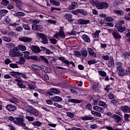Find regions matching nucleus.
<instances>
[{
	"mask_svg": "<svg viewBox=\"0 0 130 130\" xmlns=\"http://www.w3.org/2000/svg\"><path fill=\"white\" fill-rule=\"evenodd\" d=\"M5 42H11L13 40V39L11 37H8L7 36H2V39Z\"/></svg>",
	"mask_w": 130,
	"mask_h": 130,
	"instance_id": "nucleus-24",
	"label": "nucleus"
},
{
	"mask_svg": "<svg viewBox=\"0 0 130 130\" xmlns=\"http://www.w3.org/2000/svg\"><path fill=\"white\" fill-rule=\"evenodd\" d=\"M25 118L27 119L28 121H34V119H35L34 117H31L29 116L25 117Z\"/></svg>",
	"mask_w": 130,
	"mask_h": 130,
	"instance_id": "nucleus-49",
	"label": "nucleus"
},
{
	"mask_svg": "<svg viewBox=\"0 0 130 130\" xmlns=\"http://www.w3.org/2000/svg\"><path fill=\"white\" fill-rule=\"evenodd\" d=\"M25 15V13L24 12H17L15 15L18 18H21V17H23Z\"/></svg>",
	"mask_w": 130,
	"mask_h": 130,
	"instance_id": "nucleus-38",
	"label": "nucleus"
},
{
	"mask_svg": "<svg viewBox=\"0 0 130 130\" xmlns=\"http://www.w3.org/2000/svg\"><path fill=\"white\" fill-rule=\"evenodd\" d=\"M117 30L119 32H124L125 31V27L122 26H118Z\"/></svg>",
	"mask_w": 130,
	"mask_h": 130,
	"instance_id": "nucleus-44",
	"label": "nucleus"
},
{
	"mask_svg": "<svg viewBox=\"0 0 130 130\" xmlns=\"http://www.w3.org/2000/svg\"><path fill=\"white\" fill-rule=\"evenodd\" d=\"M8 100L11 103H14V104H17V103H19V99L14 96Z\"/></svg>",
	"mask_w": 130,
	"mask_h": 130,
	"instance_id": "nucleus-23",
	"label": "nucleus"
},
{
	"mask_svg": "<svg viewBox=\"0 0 130 130\" xmlns=\"http://www.w3.org/2000/svg\"><path fill=\"white\" fill-rule=\"evenodd\" d=\"M99 73L100 75V76H101V77H106L107 74L106 72L100 71L99 72Z\"/></svg>",
	"mask_w": 130,
	"mask_h": 130,
	"instance_id": "nucleus-52",
	"label": "nucleus"
},
{
	"mask_svg": "<svg viewBox=\"0 0 130 130\" xmlns=\"http://www.w3.org/2000/svg\"><path fill=\"white\" fill-rule=\"evenodd\" d=\"M93 110H95L96 111H99V112H101V113H103L104 112V109L103 108L101 107H99L98 106H95L93 107Z\"/></svg>",
	"mask_w": 130,
	"mask_h": 130,
	"instance_id": "nucleus-17",
	"label": "nucleus"
},
{
	"mask_svg": "<svg viewBox=\"0 0 130 130\" xmlns=\"http://www.w3.org/2000/svg\"><path fill=\"white\" fill-rule=\"evenodd\" d=\"M120 109L124 113H130V107L128 106H122L120 107Z\"/></svg>",
	"mask_w": 130,
	"mask_h": 130,
	"instance_id": "nucleus-9",
	"label": "nucleus"
},
{
	"mask_svg": "<svg viewBox=\"0 0 130 130\" xmlns=\"http://www.w3.org/2000/svg\"><path fill=\"white\" fill-rule=\"evenodd\" d=\"M8 13H9V11L7 10L4 9L0 10V15L2 16V17L6 15Z\"/></svg>",
	"mask_w": 130,
	"mask_h": 130,
	"instance_id": "nucleus-39",
	"label": "nucleus"
},
{
	"mask_svg": "<svg viewBox=\"0 0 130 130\" xmlns=\"http://www.w3.org/2000/svg\"><path fill=\"white\" fill-rule=\"evenodd\" d=\"M114 13L117 15V16H122L124 12L122 10H115Z\"/></svg>",
	"mask_w": 130,
	"mask_h": 130,
	"instance_id": "nucleus-29",
	"label": "nucleus"
},
{
	"mask_svg": "<svg viewBox=\"0 0 130 130\" xmlns=\"http://www.w3.org/2000/svg\"><path fill=\"white\" fill-rule=\"evenodd\" d=\"M9 3V1L7 0H2L1 5H2V6H8Z\"/></svg>",
	"mask_w": 130,
	"mask_h": 130,
	"instance_id": "nucleus-43",
	"label": "nucleus"
},
{
	"mask_svg": "<svg viewBox=\"0 0 130 130\" xmlns=\"http://www.w3.org/2000/svg\"><path fill=\"white\" fill-rule=\"evenodd\" d=\"M41 21L39 19H35L32 21V23L34 24L37 25V24H39L40 23Z\"/></svg>",
	"mask_w": 130,
	"mask_h": 130,
	"instance_id": "nucleus-60",
	"label": "nucleus"
},
{
	"mask_svg": "<svg viewBox=\"0 0 130 130\" xmlns=\"http://www.w3.org/2000/svg\"><path fill=\"white\" fill-rule=\"evenodd\" d=\"M78 23L80 24V25H85L86 24H89L90 20L81 18L78 20Z\"/></svg>",
	"mask_w": 130,
	"mask_h": 130,
	"instance_id": "nucleus-11",
	"label": "nucleus"
},
{
	"mask_svg": "<svg viewBox=\"0 0 130 130\" xmlns=\"http://www.w3.org/2000/svg\"><path fill=\"white\" fill-rule=\"evenodd\" d=\"M7 8L9 10H13L14 9V5L13 4H9L7 6Z\"/></svg>",
	"mask_w": 130,
	"mask_h": 130,
	"instance_id": "nucleus-63",
	"label": "nucleus"
},
{
	"mask_svg": "<svg viewBox=\"0 0 130 130\" xmlns=\"http://www.w3.org/2000/svg\"><path fill=\"white\" fill-rule=\"evenodd\" d=\"M19 64H24L25 63V59L23 56H20L19 61L17 62Z\"/></svg>",
	"mask_w": 130,
	"mask_h": 130,
	"instance_id": "nucleus-36",
	"label": "nucleus"
},
{
	"mask_svg": "<svg viewBox=\"0 0 130 130\" xmlns=\"http://www.w3.org/2000/svg\"><path fill=\"white\" fill-rule=\"evenodd\" d=\"M81 55L83 57H86L88 55V52L86 50H83L81 51Z\"/></svg>",
	"mask_w": 130,
	"mask_h": 130,
	"instance_id": "nucleus-41",
	"label": "nucleus"
},
{
	"mask_svg": "<svg viewBox=\"0 0 130 130\" xmlns=\"http://www.w3.org/2000/svg\"><path fill=\"white\" fill-rule=\"evenodd\" d=\"M28 88L30 90H34L36 87H35V86H34L33 84H28Z\"/></svg>",
	"mask_w": 130,
	"mask_h": 130,
	"instance_id": "nucleus-59",
	"label": "nucleus"
},
{
	"mask_svg": "<svg viewBox=\"0 0 130 130\" xmlns=\"http://www.w3.org/2000/svg\"><path fill=\"white\" fill-rule=\"evenodd\" d=\"M58 59H59V60H61L62 62L66 63V64H67V66H70V61L67 60V59H66V57L63 56L58 57Z\"/></svg>",
	"mask_w": 130,
	"mask_h": 130,
	"instance_id": "nucleus-14",
	"label": "nucleus"
},
{
	"mask_svg": "<svg viewBox=\"0 0 130 130\" xmlns=\"http://www.w3.org/2000/svg\"><path fill=\"white\" fill-rule=\"evenodd\" d=\"M82 39L85 41V42H87V43H90L91 42L90 37L87 35H83Z\"/></svg>",
	"mask_w": 130,
	"mask_h": 130,
	"instance_id": "nucleus-21",
	"label": "nucleus"
},
{
	"mask_svg": "<svg viewBox=\"0 0 130 130\" xmlns=\"http://www.w3.org/2000/svg\"><path fill=\"white\" fill-rule=\"evenodd\" d=\"M14 123L20 125V126L26 125V124L24 123V119L19 117H15V120L14 121Z\"/></svg>",
	"mask_w": 130,
	"mask_h": 130,
	"instance_id": "nucleus-4",
	"label": "nucleus"
},
{
	"mask_svg": "<svg viewBox=\"0 0 130 130\" xmlns=\"http://www.w3.org/2000/svg\"><path fill=\"white\" fill-rule=\"evenodd\" d=\"M101 31L100 30H96L95 32L92 34V37L93 38H98L100 37L99 34Z\"/></svg>",
	"mask_w": 130,
	"mask_h": 130,
	"instance_id": "nucleus-28",
	"label": "nucleus"
},
{
	"mask_svg": "<svg viewBox=\"0 0 130 130\" xmlns=\"http://www.w3.org/2000/svg\"><path fill=\"white\" fill-rule=\"evenodd\" d=\"M112 118L115 120L117 123H118V122H120L121 120V118L120 116H118V115H114L112 116Z\"/></svg>",
	"mask_w": 130,
	"mask_h": 130,
	"instance_id": "nucleus-19",
	"label": "nucleus"
},
{
	"mask_svg": "<svg viewBox=\"0 0 130 130\" xmlns=\"http://www.w3.org/2000/svg\"><path fill=\"white\" fill-rule=\"evenodd\" d=\"M32 30H34V31H37L38 30H40V29H42V26H41V25L40 24H33L31 26Z\"/></svg>",
	"mask_w": 130,
	"mask_h": 130,
	"instance_id": "nucleus-13",
	"label": "nucleus"
},
{
	"mask_svg": "<svg viewBox=\"0 0 130 130\" xmlns=\"http://www.w3.org/2000/svg\"><path fill=\"white\" fill-rule=\"evenodd\" d=\"M54 37L56 38V39H58L59 37H60V38H64V37H66V35H64L63 30L60 29L59 32L54 35Z\"/></svg>",
	"mask_w": 130,
	"mask_h": 130,
	"instance_id": "nucleus-6",
	"label": "nucleus"
},
{
	"mask_svg": "<svg viewBox=\"0 0 130 130\" xmlns=\"http://www.w3.org/2000/svg\"><path fill=\"white\" fill-rule=\"evenodd\" d=\"M9 66L10 68H12V69H18V68H19L18 64L16 63H10Z\"/></svg>",
	"mask_w": 130,
	"mask_h": 130,
	"instance_id": "nucleus-50",
	"label": "nucleus"
},
{
	"mask_svg": "<svg viewBox=\"0 0 130 130\" xmlns=\"http://www.w3.org/2000/svg\"><path fill=\"white\" fill-rule=\"evenodd\" d=\"M31 124H32L34 126H40L41 125H42V123L39 121H37L32 122Z\"/></svg>",
	"mask_w": 130,
	"mask_h": 130,
	"instance_id": "nucleus-34",
	"label": "nucleus"
},
{
	"mask_svg": "<svg viewBox=\"0 0 130 130\" xmlns=\"http://www.w3.org/2000/svg\"><path fill=\"white\" fill-rule=\"evenodd\" d=\"M64 17L67 20H68V21H72L73 15L70 13H67L64 15Z\"/></svg>",
	"mask_w": 130,
	"mask_h": 130,
	"instance_id": "nucleus-32",
	"label": "nucleus"
},
{
	"mask_svg": "<svg viewBox=\"0 0 130 130\" xmlns=\"http://www.w3.org/2000/svg\"><path fill=\"white\" fill-rule=\"evenodd\" d=\"M77 13L78 14L83 15V16H87L88 15V12L85 9H77Z\"/></svg>",
	"mask_w": 130,
	"mask_h": 130,
	"instance_id": "nucleus-22",
	"label": "nucleus"
},
{
	"mask_svg": "<svg viewBox=\"0 0 130 130\" xmlns=\"http://www.w3.org/2000/svg\"><path fill=\"white\" fill-rule=\"evenodd\" d=\"M128 118H129V114H124V120H125V121H129V119H128Z\"/></svg>",
	"mask_w": 130,
	"mask_h": 130,
	"instance_id": "nucleus-47",
	"label": "nucleus"
},
{
	"mask_svg": "<svg viewBox=\"0 0 130 130\" xmlns=\"http://www.w3.org/2000/svg\"><path fill=\"white\" fill-rule=\"evenodd\" d=\"M11 76L12 77H14V78H18L20 76V73L12 72L10 73Z\"/></svg>",
	"mask_w": 130,
	"mask_h": 130,
	"instance_id": "nucleus-33",
	"label": "nucleus"
},
{
	"mask_svg": "<svg viewBox=\"0 0 130 130\" xmlns=\"http://www.w3.org/2000/svg\"><path fill=\"white\" fill-rule=\"evenodd\" d=\"M67 114L69 116V117H71V118H74V117H75V115H74V114L70 112H68L67 113Z\"/></svg>",
	"mask_w": 130,
	"mask_h": 130,
	"instance_id": "nucleus-55",
	"label": "nucleus"
},
{
	"mask_svg": "<svg viewBox=\"0 0 130 130\" xmlns=\"http://www.w3.org/2000/svg\"><path fill=\"white\" fill-rule=\"evenodd\" d=\"M50 3L52 5H54L55 6H56L57 7H59V6H60V3H59V2L57 1L50 0Z\"/></svg>",
	"mask_w": 130,
	"mask_h": 130,
	"instance_id": "nucleus-27",
	"label": "nucleus"
},
{
	"mask_svg": "<svg viewBox=\"0 0 130 130\" xmlns=\"http://www.w3.org/2000/svg\"><path fill=\"white\" fill-rule=\"evenodd\" d=\"M18 49L19 50H21V51H25L26 49H27V48H26V46H23V45H20L18 46Z\"/></svg>",
	"mask_w": 130,
	"mask_h": 130,
	"instance_id": "nucleus-45",
	"label": "nucleus"
},
{
	"mask_svg": "<svg viewBox=\"0 0 130 130\" xmlns=\"http://www.w3.org/2000/svg\"><path fill=\"white\" fill-rule=\"evenodd\" d=\"M95 7L98 10H106L109 7V4L105 2H96Z\"/></svg>",
	"mask_w": 130,
	"mask_h": 130,
	"instance_id": "nucleus-2",
	"label": "nucleus"
},
{
	"mask_svg": "<svg viewBox=\"0 0 130 130\" xmlns=\"http://www.w3.org/2000/svg\"><path fill=\"white\" fill-rule=\"evenodd\" d=\"M122 24H124V21L121 20L120 22H119L117 24V27H122Z\"/></svg>",
	"mask_w": 130,
	"mask_h": 130,
	"instance_id": "nucleus-54",
	"label": "nucleus"
},
{
	"mask_svg": "<svg viewBox=\"0 0 130 130\" xmlns=\"http://www.w3.org/2000/svg\"><path fill=\"white\" fill-rule=\"evenodd\" d=\"M85 108L88 110H92V105H91V104H88L86 106Z\"/></svg>",
	"mask_w": 130,
	"mask_h": 130,
	"instance_id": "nucleus-58",
	"label": "nucleus"
},
{
	"mask_svg": "<svg viewBox=\"0 0 130 130\" xmlns=\"http://www.w3.org/2000/svg\"><path fill=\"white\" fill-rule=\"evenodd\" d=\"M81 119L82 120H85V121H86V120H94V117H90L89 116H87L86 115V116H85L84 117H82L81 118Z\"/></svg>",
	"mask_w": 130,
	"mask_h": 130,
	"instance_id": "nucleus-25",
	"label": "nucleus"
},
{
	"mask_svg": "<svg viewBox=\"0 0 130 130\" xmlns=\"http://www.w3.org/2000/svg\"><path fill=\"white\" fill-rule=\"evenodd\" d=\"M9 55L11 56V57H16V56L19 57L20 56H23V54L19 52L11 51L9 52Z\"/></svg>",
	"mask_w": 130,
	"mask_h": 130,
	"instance_id": "nucleus-7",
	"label": "nucleus"
},
{
	"mask_svg": "<svg viewBox=\"0 0 130 130\" xmlns=\"http://www.w3.org/2000/svg\"><path fill=\"white\" fill-rule=\"evenodd\" d=\"M50 41L52 44H56L57 41L55 39H50Z\"/></svg>",
	"mask_w": 130,
	"mask_h": 130,
	"instance_id": "nucleus-56",
	"label": "nucleus"
},
{
	"mask_svg": "<svg viewBox=\"0 0 130 130\" xmlns=\"http://www.w3.org/2000/svg\"><path fill=\"white\" fill-rule=\"evenodd\" d=\"M98 61L95 59H91L88 61L87 63L91 66V64H94V63H97Z\"/></svg>",
	"mask_w": 130,
	"mask_h": 130,
	"instance_id": "nucleus-35",
	"label": "nucleus"
},
{
	"mask_svg": "<svg viewBox=\"0 0 130 130\" xmlns=\"http://www.w3.org/2000/svg\"><path fill=\"white\" fill-rule=\"evenodd\" d=\"M109 66L111 67H114V60L113 57H110L109 61Z\"/></svg>",
	"mask_w": 130,
	"mask_h": 130,
	"instance_id": "nucleus-37",
	"label": "nucleus"
},
{
	"mask_svg": "<svg viewBox=\"0 0 130 130\" xmlns=\"http://www.w3.org/2000/svg\"><path fill=\"white\" fill-rule=\"evenodd\" d=\"M68 102H71V103H82V100H76V99H70Z\"/></svg>",
	"mask_w": 130,
	"mask_h": 130,
	"instance_id": "nucleus-30",
	"label": "nucleus"
},
{
	"mask_svg": "<svg viewBox=\"0 0 130 130\" xmlns=\"http://www.w3.org/2000/svg\"><path fill=\"white\" fill-rule=\"evenodd\" d=\"M106 20L107 22H112V21H113V18H112V17H108L106 18Z\"/></svg>",
	"mask_w": 130,
	"mask_h": 130,
	"instance_id": "nucleus-62",
	"label": "nucleus"
},
{
	"mask_svg": "<svg viewBox=\"0 0 130 130\" xmlns=\"http://www.w3.org/2000/svg\"><path fill=\"white\" fill-rule=\"evenodd\" d=\"M40 57L41 59H42V60H43L44 62H45L46 63H49L48 60L45 57H44V56H40Z\"/></svg>",
	"mask_w": 130,
	"mask_h": 130,
	"instance_id": "nucleus-46",
	"label": "nucleus"
},
{
	"mask_svg": "<svg viewBox=\"0 0 130 130\" xmlns=\"http://www.w3.org/2000/svg\"><path fill=\"white\" fill-rule=\"evenodd\" d=\"M30 49H31V51L34 52V53H35L37 54V53H40L41 52V50L40 49V48L38 47V46H34L31 45L29 47Z\"/></svg>",
	"mask_w": 130,
	"mask_h": 130,
	"instance_id": "nucleus-5",
	"label": "nucleus"
},
{
	"mask_svg": "<svg viewBox=\"0 0 130 130\" xmlns=\"http://www.w3.org/2000/svg\"><path fill=\"white\" fill-rule=\"evenodd\" d=\"M112 35L116 40H120V39H121V36L116 31H113Z\"/></svg>",
	"mask_w": 130,
	"mask_h": 130,
	"instance_id": "nucleus-16",
	"label": "nucleus"
},
{
	"mask_svg": "<svg viewBox=\"0 0 130 130\" xmlns=\"http://www.w3.org/2000/svg\"><path fill=\"white\" fill-rule=\"evenodd\" d=\"M78 6V3L76 2H73L71 3V5H70L69 7V9L70 10H75L76 9V7Z\"/></svg>",
	"mask_w": 130,
	"mask_h": 130,
	"instance_id": "nucleus-20",
	"label": "nucleus"
},
{
	"mask_svg": "<svg viewBox=\"0 0 130 130\" xmlns=\"http://www.w3.org/2000/svg\"><path fill=\"white\" fill-rule=\"evenodd\" d=\"M16 7L20 10L23 9V4L22 3V1L19 0L16 2Z\"/></svg>",
	"mask_w": 130,
	"mask_h": 130,
	"instance_id": "nucleus-31",
	"label": "nucleus"
},
{
	"mask_svg": "<svg viewBox=\"0 0 130 130\" xmlns=\"http://www.w3.org/2000/svg\"><path fill=\"white\" fill-rule=\"evenodd\" d=\"M117 71H118V75L119 76V77H123L128 75V71L127 70H126L121 66H119L117 67Z\"/></svg>",
	"mask_w": 130,
	"mask_h": 130,
	"instance_id": "nucleus-1",
	"label": "nucleus"
},
{
	"mask_svg": "<svg viewBox=\"0 0 130 130\" xmlns=\"http://www.w3.org/2000/svg\"><path fill=\"white\" fill-rule=\"evenodd\" d=\"M6 109L8 110V111H15V110H17V107L14 106L12 105H8L6 107Z\"/></svg>",
	"mask_w": 130,
	"mask_h": 130,
	"instance_id": "nucleus-12",
	"label": "nucleus"
},
{
	"mask_svg": "<svg viewBox=\"0 0 130 130\" xmlns=\"http://www.w3.org/2000/svg\"><path fill=\"white\" fill-rule=\"evenodd\" d=\"M87 51L89 53V55L91 56V57H96V53L94 50L92 49L91 48H87Z\"/></svg>",
	"mask_w": 130,
	"mask_h": 130,
	"instance_id": "nucleus-15",
	"label": "nucleus"
},
{
	"mask_svg": "<svg viewBox=\"0 0 130 130\" xmlns=\"http://www.w3.org/2000/svg\"><path fill=\"white\" fill-rule=\"evenodd\" d=\"M27 107L28 112H29V113H31V114H34L35 116H38V115H39V112L37 109L33 108V107L31 106H29Z\"/></svg>",
	"mask_w": 130,
	"mask_h": 130,
	"instance_id": "nucleus-3",
	"label": "nucleus"
},
{
	"mask_svg": "<svg viewBox=\"0 0 130 130\" xmlns=\"http://www.w3.org/2000/svg\"><path fill=\"white\" fill-rule=\"evenodd\" d=\"M29 59H32L33 60H38L39 59V57L38 56H30Z\"/></svg>",
	"mask_w": 130,
	"mask_h": 130,
	"instance_id": "nucleus-48",
	"label": "nucleus"
},
{
	"mask_svg": "<svg viewBox=\"0 0 130 130\" xmlns=\"http://www.w3.org/2000/svg\"><path fill=\"white\" fill-rule=\"evenodd\" d=\"M50 91L51 92V93H53L54 94H59V93H60V91L55 88H52L50 89Z\"/></svg>",
	"mask_w": 130,
	"mask_h": 130,
	"instance_id": "nucleus-26",
	"label": "nucleus"
},
{
	"mask_svg": "<svg viewBox=\"0 0 130 130\" xmlns=\"http://www.w3.org/2000/svg\"><path fill=\"white\" fill-rule=\"evenodd\" d=\"M90 127L92 129H96L97 128V127H98V126L97 125L94 124L91 125Z\"/></svg>",
	"mask_w": 130,
	"mask_h": 130,
	"instance_id": "nucleus-61",
	"label": "nucleus"
},
{
	"mask_svg": "<svg viewBox=\"0 0 130 130\" xmlns=\"http://www.w3.org/2000/svg\"><path fill=\"white\" fill-rule=\"evenodd\" d=\"M51 100L54 102H61V101H62V98L58 96H56L52 97Z\"/></svg>",
	"mask_w": 130,
	"mask_h": 130,
	"instance_id": "nucleus-18",
	"label": "nucleus"
},
{
	"mask_svg": "<svg viewBox=\"0 0 130 130\" xmlns=\"http://www.w3.org/2000/svg\"><path fill=\"white\" fill-rule=\"evenodd\" d=\"M42 43L43 44H47V43H48V40L47 39V38H46L45 39L42 40Z\"/></svg>",
	"mask_w": 130,
	"mask_h": 130,
	"instance_id": "nucleus-57",
	"label": "nucleus"
},
{
	"mask_svg": "<svg viewBox=\"0 0 130 130\" xmlns=\"http://www.w3.org/2000/svg\"><path fill=\"white\" fill-rule=\"evenodd\" d=\"M38 36H39L40 37V38L42 39V40H43V39H45L46 38H47V37H46V35L42 34V33H38Z\"/></svg>",
	"mask_w": 130,
	"mask_h": 130,
	"instance_id": "nucleus-42",
	"label": "nucleus"
},
{
	"mask_svg": "<svg viewBox=\"0 0 130 130\" xmlns=\"http://www.w3.org/2000/svg\"><path fill=\"white\" fill-rule=\"evenodd\" d=\"M103 59L105 60H109V56L106 55L102 56Z\"/></svg>",
	"mask_w": 130,
	"mask_h": 130,
	"instance_id": "nucleus-64",
	"label": "nucleus"
},
{
	"mask_svg": "<svg viewBox=\"0 0 130 130\" xmlns=\"http://www.w3.org/2000/svg\"><path fill=\"white\" fill-rule=\"evenodd\" d=\"M17 85L18 87H19V88H21V89H25V88H26V86L23 84L22 82L18 83Z\"/></svg>",
	"mask_w": 130,
	"mask_h": 130,
	"instance_id": "nucleus-51",
	"label": "nucleus"
},
{
	"mask_svg": "<svg viewBox=\"0 0 130 130\" xmlns=\"http://www.w3.org/2000/svg\"><path fill=\"white\" fill-rule=\"evenodd\" d=\"M20 41H22L23 42H31L33 41V38H28L27 37H22L19 38Z\"/></svg>",
	"mask_w": 130,
	"mask_h": 130,
	"instance_id": "nucleus-8",
	"label": "nucleus"
},
{
	"mask_svg": "<svg viewBox=\"0 0 130 130\" xmlns=\"http://www.w3.org/2000/svg\"><path fill=\"white\" fill-rule=\"evenodd\" d=\"M23 27L24 28V29H25V30H27V31L31 30L30 27L28 24H23Z\"/></svg>",
	"mask_w": 130,
	"mask_h": 130,
	"instance_id": "nucleus-53",
	"label": "nucleus"
},
{
	"mask_svg": "<svg viewBox=\"0 0 130 130\" xmlns=\"http://www.w3.org/2000/svg\"><path fill=\"white\" fill-rule=\"evenodd\" d=\"M99 106H102L103 107L106 108L107 107V105H106V103L103 101H100L99 102Z\"/></svg>",
	"mask_w": 130,
	"mask_h": 130,
	"instance_id": "nucleus-40",
	"label": "nucleus"
},
{
	"mask_svg": "<svg viewBox=\"0 0 130 130\" xmlns=\"http://www.w3.org/2000/svg\"><path fill=\"white\" fill-rule=\"evenodd\" d=\"M40 69L44 73H47L48 74L51 73V69H50V68L45 66H41Z\"/></svg>",
	"mask_w": 130,
	"mask_h": 130,
	"instance_id": "nucleus-10",
	"label": "nucleus"
}]
</instances>
